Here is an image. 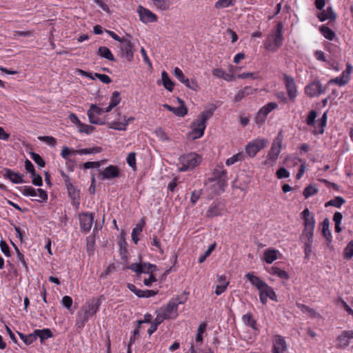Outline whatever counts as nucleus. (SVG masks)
<instances>
[{
    "instance_id": "obj_33",
    "label": "nucleus",
    "mask_w": 353,
    "mask_h": 353,
    "mask_svg": "<svg viewBox=\"0 0 353 353\" xmlns=\"http://www.w3.org/2000/svg\"><path fill=\"white\" fill-rule=\"evenodd\" d=\"M162 83L164 88L170 92H172L174 88V83L170 79L168 73L165 71L161 72Z\"/></svg>"
},
{
    "instance_id": "obj_6",
    "label": "nucleus",
    "mask_w": 353,
    "mask_h": 353,
    "mask_svg": "<svg viewBox=\"0 0 353 353\" xmlns=\"http://www.w3.org/2000/svg\"><path fill=\"white\" fill-rule=\"evenodd\" d=\"M280 135L281 133H279V136L273 141L271 148L268 154L267 159L264 162V164L268 167H272L275 165L281 153L282 139Z\"/></svg>"
},
{
    "instance_id": "obj_19",
    "label": "nucleus",
    "mask_w": 353,
    "mask_h": 353,
    "mask_svg": "<svg viewBox=\"0 0 353 353\" xmlns=\"http://www.w3.org/2000/svg\"><path fill=\"white\" fill-rule=\"evenodd\" d=\"M301 217L303 219L304 228L306 229H314L315 228V219L314 215L310 212L307 208H305L301 212Z\"/></svg>"
},
{
    "instance_id": "obj_11",
    "label": "nucleus",
    "mask_w": 353,
    "mask_h": 353,
    "mask_svg": "<svg viewBox=\"0 0 353 353\" xmlns=\"http://www.w3.org/2000/svg\"><path fill=\"white\" fill-rule=\"evenodd\" d=\"M283 81L289 101L294 102L297 97L298 93L297 87L294 79L291 76L285 74L283 75Z\"/></svg>"
},
{
    "instance_id": "obj_4",
    "label": "nucleus",
    "mask_w": 353,
    "mask_h": 353,
    "mask_svg": "<svg viewBox=\"0 0 353 353\" xmlns=\"http://www.w3.org/2000/svg\"><path fill=\"white\" fill-rule=\"evenodd\" d=\"M212 115L213 112L211 110L203 111L191 123L192 130L188 134L189 137L192 140L202 137L206 128V122Z\"/></svg>"
},
{
    "instance_id": "obj_40",
    "label": "nucleus",
    "mask_w": 353,
    "mask_h": 353,
    "mask_svg": "<svg viewBox=\"0 0 353 353\" xmlns=\"http://www.w3.org/2000/svg\"><path fill=\"white\" fill-rule=\"evenodd\" d=\"M242 320L245 325L251 327L254 330L256 329V321L253 319L252 314L251 313L248 312L244 314L242 316Z\"/></svg>"
},
{
    "instance_id": "obj_39",
    "label": "nucleus",
    "mask_w": 353,
    "mask_h": 353,
    "mask_svg": "<svg viewBox=\"0 0 353 353\" xmlns=\"http://www.w3.org/2000/svg\"><path fill=\"white\" fill-rule=\"evenodd\" d=\"M244 157H245V155H244L243 152H240L233 155L230 158L228 159L225 161V164L228 166H230V165L234 164L235 163L242 161L244 159Z\"/></svg>"
},
{
    "instance_id": "obj_16",
    "label": "nucleus",
    "mask_w": 353,
    "mask_h": 353,
    "mask_svg": "<svg viewBox=\"0 0 353 353\" xmlns=\"http://www.w3.org/2000/svg\"><path fill=\"white\" fill-rule=\"evenodd\" d=\"M137 12L139 13L140 20L145 23H152L157 21V17L156 14L141 6L138 7Z\"/></svg>"
},
{
    "instance_id": "obj_32",
    "label": "nucleus",
    "mask_w": 353,
    "mask_h": 353,
    "mask_svg": "<svg viewBox=\"0 0 353 353\" xmlns=\"http://www.w3.org/2000/svg\"><path fill=\"white\" fill-rule=\"evenodd\" d=\"M102 151L101 147H92L88 148L79 149L74 151V153L80 155L97 154Z\"/></svg>"
},
{
    "instance_id": "obj_64",
    "label": "nucleus",
    "mask_w": 353,
    "mask_h": 353,
    "mask_svg": "<svg viewBox=\"0 0 353 353\" xmlns=\"http://www.w3.org/2000/svg\"><path fill=\"white\" fill-rule=\"evenodd\" d=\"M128 268L130 269L131 270H132L133 272H136L137 274H141L142 271H143L142 270V268H143L142 263H132L128 267Z\"/></svg>"
},
{
    "instance_id": "obj_61",
    "label": "nucleus",
    "mask_w": 353,
    "mask_h": 353,
    "mask_svg": "<svg viewBox=\"0 0 353 353\" xmlns=\"http://www.w3.org/2000/svg\"><path fill=\"white\" fill-rule=\"evenodd\" d=\"M127 163L132 168H136V154L134 152H130L127 157Z\"/></svg>"
},
{
    "instance_id": "obj_12",
    "label": "nucleus",
    "mask_w": 353,
    "mask_h": 353,
    "mask_svg": "<svg viewBox=\"0 0 353 353\" xmlns=\"http://www.w3.org/2000/svg\"><path fill=\"white\" fill-rule=\"evenodd\" d=\"M326 87H323L319 81H314L305 88V93L309 97H316L325 92Z\"/></svg>"
},
{
    "instance_id": "obj_29",
    "label": "nucleus",
    "mask_w": 353,
    "mask_h": 353,
    "mask_svg": "<svg viewBox=\"0 0 353 353\" xmlns=\"http://www.w3.org/2000/svg\"><path fill=\"white\" fill-rule=\"evenodd\" d=\"M97 54L102 58L106 59L110 61H114V57L109 48L105 46H101L98 48Z\"/></svg>"
},
{
    "instance_id": "obj_57",
    "label": "nucleus",
    "mask_w": 353,
    "mask_h": 353,
    "mask_svg": "<svg viewBox=\"0 0 353 353\" xmlns=\"http://www.w3.org/2000/svg\"><path fill=\"white\" fill-rule=\"evenodd\" d=\"M30 157L32 158V159L41 168H43L45 166V162L43 161V159H42V157L35 153V152H31L30 153Z\"/></svg>"
},
{
    "instance_id": "obj_7",
    "label": "nucleus",
    "mask_w": 353,
    "mask_h": 353,
    "mask_svg": "<svg viewBox=\"0 0 353 353\" xmlns=\"http://www.w3.org/2000/svg\"><path fill=\"white\" fill-rule=\"evenodd\" d=\"M201 161V157L195 153L184 154L179 158V163L181 166L179 168L181 172L192 170Z\"/></svg>"
},
{
    "instance_id": "obj_50",
    "label": "nucleus",
    "mask_w": 353,
    "mask_h": 353,
    "mask_svg": "<svg viewBox=\"0 0 353 353\" xmlns=\"http://www.w3.org/2000/svg\"><path fill=\"white\" fill-rule=\"evenodd\" d=\"M277 108L278 104L276 102H270L260 108V110H261V111H263V112L268 116L270 112L276 109Z\"/></svg>"
},
{
    "instance_id": "obj_58",
    "label": "nucleus",
    "mask_w": 353,
    "mask_h": 353,
    "mask_svg": "<svg viewBox=\"0 0 353 353\" xmlns=\"http://www.w3.org/2000/svg\"><path fill=\"white\" fill-rule=\"evenodd\" d=\"M87 114L91 123L98 125L103 123L101 119L97 115L92 113L91 111H88Z\"/></svg>"
},
{
    "instance_id": "obj_63",
    "label": "nucleus",
    "mask_w": 353,
    "mask_h": 353,
    "mask_svg": "<svg viewBox=\"0 0 353 353\" xmlns=\"http://www.w3.org/2000/svg\"><path fill=\"white\" fill-rule=\"evenodd\" d=\"M31 175H32V182L34 185L40 187L43 185L42 177L39 174H36V172H34V174H32Z\"/></svg>"
},
{
    "instance_id": "obj_30",
    "label": "nucleus",
    "mask_w": 353,
    "mask_h": 353,
    "mask_svg": "<svg viewBox=\"0 0 353 353\" xmlns=\"http://www.w3.org/2000/svg\"><path fill=\"white\" fill-rule=\"evenodd\" d=\"M152 2L153 6H154L157 9L165 11L168 10L170 7V0H151Z\"/></svg>"
},
{
    "instance_id": "obj_49",
    "label": "nucleus",
    "mask_w": 353,
    "mask_h": 353,
    "mask_svg": "<svg viewBox=\"0 0 353 353\" xmlns=\"http://www.w3.org/2000/svg\"><path fill=\"white\" fill-rule=\"evenodd\" d=\"M317 114L315 110H311L307 117L306 123L307 125L312 126L313 128H316V118Z\"/></svg>"
},
{
    "instance_id": "obj_15",
    "label": "nucleus",
    "mask_w": 353,
    "mask_h": 353,
    "mask_svg": "<svg viewBox=\"0 0 353 353\" xmlns=\"http://www.w3.org/2000/svg\"><path fill=\"white\" fill-rule=\"evenodd\" d=\"M337 346L345 348L348 345L353 346V330L343 331L337 338Z\"/></svg>"
},
{
    "instance_id": "obj_53",
    "label": "nucleus",
    "mask_w": 353,
    "mask_h": 353,
    "mask_svg": "<svg viewBox=\"0 0 353 353\" xmlns=\"http://www.w3.org/2000/svg\"><path fill=\"white\" fill-rule=\"evenodd\" d=\"M345 259H350L353 256V241H350L343 252Z\"/></svg>"
},
{
    "instance_id": "obj_44",
    "label": "nucleus",
    "mask_w": 353,
    "mask_h": 353,
    "mask_svg": "<svg viewBox=\"0 0 353 353\" xmlns=\"http://www.w3.org/2000/svg\"><path fill=\"white\" fill-rule=\"evenodd\" d=\"M18 334H19V337L21 338V339L26 345H30L34 341H36V338H35V335H34V332H33L32 333H31L30 334H28V335L23 334L21 333V332H18Z\"/></svg>"
},
{
    "instance_id": "obj_42",
    "label": "nucleus",
    "mask_w": 353,
    "mask_h": 353,
    "mask_svg": "<svg viewBox=\"0 0 353 353\" xmlns=\"http://www.w3.org/2000/svg\"><path fill=\"white\" fill-rule=\"evenodd\" d=\"M345 203V200L342 196H339L325 203V206H334L336 208H340Z\"/></svg>"
},
{
    "instance_id": "obj_20",
    "label": "nucleus",
    "mask_w": 353,
    "mask_h": 353,
    "mask_svg": "<svg viewBox=\"0 0 353 353\" xmlns=\"http://www.w3.org/2000/svg\"><path fill=\"white\" fill-rule=\"evenodd\" d=\"M224 210V205L223 203H213L209 208L207 211V216L210 218H212L216 216H220L222 214V212Z\"/></svg>"
},
{
    "instance_id": "obj_35",
    "label": "nucleus",
    "mask_w": 353,
    "mask_h": 353,
    "mask_svg": "<svg viewBox=\"0 0 353 353\" xmlns=\"http://www.w3.org/2000/svg\"><path fill=\"white\" fill-rule=\"evenodd\" d=\"M269 273L272 275H276L280 279H288L289 274L285 270H283L277 267H271L269 270Z\"/></svg>"
},
{
    "instance_id": "obj_1",
    "label": "nucleus",
    "mask_w": 353,
    "mask_h": 353,
    "mask_svg": "<svg viewBox=\"0 0 353 353\" xmlns=\"http://www.w3.org/2000/svg\"><path fill=\"white\" fill-rule=\"evenodd\" d=\"M245 277L259 290V296L260 302L263 305H265L268 302V299L277 302V296L273 288L269 286L265 281L261 280L259 276H255L252 272H248L245 274Z\"/></svg>"
},
{
    "instance_id": "obj_25",
    "label": "nucleus",
    "mask_w": 353,
    "mask_h": 353,
    "mask_svg": "<svg viewBox=\"0 0 353 353\" xmlns=\"http://www.w3.org/2000/svg\"><path fill=\"white\" fill-rule=\"evenodd\" d=\"M317 17L321 21H324L327 19L335 20L336 18V14L333 11L332 8L329 6L326 8V10L320 12Z\"/></svg>"
},
{
    "instance_id": "obj_21",
    "label": "nucleus",
    "mask_w": 353,
    "mask_h": 353,
    "mask_svg": "<svg viewBox=\"0 0 353 353\" xmlns=\"http://www.w3.org/2000/svg\"><path fill=\"white\" fill-rule=\"evenodd\" d=\"M273 351L274 353H283L286 350L285 339L281 336H275L274 338Z\"/></svg>"
},
{
    "instance_id": "obj_24",
    "label": "nucleus",
    "mask_w": 353,
    "mask_h": 353,
    "mask_svg": "<svg viewBox=\"0 0 353 353\" xmlns=\"http://www.w3.org/2000/svg\"><path fill=\"white\" fill-rule=\"evenodd\" d=\"M212 190L214 194H219L224 191V188L227 185V180L225 179L219 178L213 180Z\"/></svg>"
},
{
    "instance_id": "obj_31",
    "label": "nucleus",
    "mask_w": 353,
    "mask_h": 353,
    "mask_svg": "<svg viewBox=\"0 0 353 353\" xmlns=\"http://www.w3.org/2000/svg\"><path fill=\"white\" fill-rule=\"evenodd\" d=\"M296 306L301 312L307 314L309 316L312 318H318L320 316L319 314H318L315 310L304 304L296 303Z\"/></svg>"
},
{
    "instance_id": "obj_52",
    "label": "nucleus",
    "mask_w": 353,
    "mask_h": 353,
    "mask_svg": "<svg viewBox=\"0 0 353 353\" xmlns=\"http://www.w3.org/2000/svg\"><path fill=\"white\" fill-rule=\"evenodd\" d=\"M206 329V324L201 323L196 331V341L201 343L203 341V334Z\"/></svg>"
},
{
    "instance_id": "obj_48",
    "label": "nucleus",
    "mask_w": 353,
    "mask_h": 353,
    "mask_svg": "<svg viewBox=\"0 0 353 353\" xmlns=\"http://www.w3.org/2000/svg\"><path fill=\"white\" fill-rule=\"evenodd\" d=\"M318 192V189L313 185H310L307 186L303 190V196L305 199L309 198L316 194Z\"/></svg>"
},
{
    "instance_id": "obj_56",
    "label": "nucleus",
    "mask_w": 353,
    "mask_h": 353,
    "mask_svg": "<svg viewBox=\"0 0 353 353\" xmlns=\"http://www.w3.org/2000/svg\"><path fill=\"white\" fill-rule=\"evenodd\" d=\"M143 268L142 273H148L152 274L153 272L157 270V266L155 265L148 263H142Z\"/></svg>"
},
{
    "instance_id": "obj_46",
    "label": "nucleus",
    "mask_w": 353,
    "mask_h": 353,
    "mask_svg": "<svg viewBox=\"0 0 353 353\" xmlns=\"http://www.w3.org/2000/svg\"><path fill=\"white\" fill-rule=\"evenodd\" d=\"M143 226L141 224H137L136 227L132 230V239L135 244H137L139 239L138 236L141 233L143 230Z\"/></svg>"
},
{
    "instance_id": "obj_9",
    "label": "nucleus",
    "mask_w": 353,
    "mask_h": 353,
    "mask_svg": "<svg viewBox=\"0 0 353 353\" xmlns=\"http://www.w3.org/2000/svg\"><path fill=\"white\" fill-rule=\"evenodd\" d=\"M119 48L121 57L128 61H132L134 58V45L130 35L128 34L125 37H122Z\"/></svg>"
},
{
    "instance_id": "obj_23",
    "label": "nucleus",
    "mask_w": 353,
    "mask_h": 353,
    "mask_svg": "<svg viewBox=\"0 0 353 353\" xmlns=\"http://www.w3.org/2000/svg\"><path fill=\"white\" fill-rule=\"evenodd\" d=\"M256 92V89L253 88L250 86H245L243 89L238 91L235 96H234V100L236 101H240L242 100L245 97L254 94Z\"/></svg>"
},
{
    "instance_id": "obj_10",
    "label": "nucleus",
    "mask_w": 353,
    "mask_h": 353,
    "mask_svg": "<svg viewBox=\"0 0 353 353\" xmlns=\"http://www.w3.org/2000/svg\"><path fill=\"white\" fill-rule=\"evenodd\" d=\"M268 140L263 138H258L249 142L245 147V152L250 157H254L261 150L268 145Z\"/></svg>"
},
{
    "instance_id": "obj_8",
    "label": "nucleus",
    "mask_w": 353,
    "mask_h": 353,
    "mask_svg": "<svg viewBox=\"0 0 353 353\" xmlns=\"http://www.w3.org/2000/svg\"><path fill=\"white\" fill-rule=\"evenodd\" d=\"M21 194L25 196L37 197L34 201L39 203H46L48 201L47 192L43 189H35L30 185H25L19 188Z\"/></svg>"
},
{
    "instance_id": "obj_38",
    "label": "nucleus",
    "mask_w": 353,
    "mask_h": 353,
    "mask_svg": "<svg viewBox=\"0 0 353 353\" xmlns=\"http://www.w3.org/2000/svg\"><path fill=\"white\" fill-rule=\"evenodd\" d=\"M348 81L349 78L347 77H345V72H343L341 75H340L339 77L330 79L327 85L334 83L340 86H342L345 85L348 82Z\"/></svg>"
},
{
    "instance_id": "obj_5",
    "label": "nucleus",
    "mask_w": 353,
    "mask_h": 353,
    "mask_svg": "<svg viewBox=\"0 0 353 353\" xmlns=\"http://www.w3.org/2000/svg\"><path fill=\"white\" fill-rule=\"evenodd\" d=\"M185 301V299L181 301L179 297L172 298L165 307H161L158 311L166 319H175L178 316V305L183 303Z\"/></svg>"
},
{
    "instance_id": "obj_26",
    "label": "nucleus",
    "mask_w": 353,
    "mask_h": 353,
    "mask_svg": "<svg viewBox=\"0 0 353 353\" xmlns=\"http://www.w3.org/2000/svg\"><path fill=\"white\" fill-rule=\"evenodd\" d=\"M314 230V229L304 228L301 235L300 236L301 241L303 243H312Z\"/></svg>"
},
{
    "instance_id": "obj_47",
    "label": "nucleus",
    "mask_w": 353,
    "mask_h": 353,
    "mask_svg": "<svg viewBox=\"0 0 353 353\" xmlns=\"http://www.w3.org/2000/svg\"><path fill=\"white\" fill-rule=\"evenodd\" d=\"M215 247H216L215 243L211 244L208 247L207 250L203 254L200 255V256L198 259V262L199 263H202L203 262H204L205 260L206 259V258L208 257L211 254L212 252L214 250Z\"/></svg>"
},
{
    "instance_id": "obj_45",
    "label": "nucleus",
    "mask_w": 353,
    "mask_h": 353,
    "mask_svg": "<svg viewBox=\"0 0 353 353\" xmlns=\"http://www.w3.org/2000/svg\"><path fill=\"white\" fill-rule=\"evenodd\" d=\"M236 0H219L215 3V8L217 9L225 8L234 6Z\"/></svg>"
},
{
    "instance_id": "obj_43",
    "label": "nucleus",
    "mask_w": 353,
    "mask_h": 353,
    "mask_svg": "<svg viewBox=\"0 0 353 353\" xmlns=\"http://www.w3.org/2000/svg\"><path fill=\"white\" fill-rule=\"evenodd\" d=\"M134 118H129L125 122H112L110 124V128L117 130H125L127 125L130 121H133Z\"/></svg>"
},
{
    "instance_id": "obj_27",
    "label": "nucleus",
    "mask_w": 353,
    "mask_h": 353,
    "mask_svg": "<svg viewBox=\"0 0 353 353\" xmlns=\"http://www.w3.org/2000/svg\"><path fill=\"white\" fill-rule=\"evenodd\" d=\"M278 251L274 249H267L263 253V260L268 264H271L277 259Z\"/></svg>"
},
{
    "instance_id": "obj_2",
    "label": "nucleus",
    "mask_w": 353,
    "mask_h": 353,
    "mask_svg": "<svg viewBox=\"0 0 353 353\" xmlns=\"http://www.w3.org/2000/svg\"><path fill=\"white\" fill-rule=\"evenodd\" d=\"M101 303L99 299H92L88 301L77 312L76 325L79 328H83L89 319L99 311Z\"/></svg>"
},
{
    "instance_id": "obj_3",
    "label": "nucleus",
    "mask_w": 353,
    "mask_h": 353,
    "mask_svg": "<svg viewBox=\"0 0 353 353\" xmlns=\"http://www.w3.org/2000/svg\"><path fill=\"white\" fill-rule=\"evenodd\" d=\"M283 23L279 22L275 28L268 34L264 43L266 50L274 52L282 46L283 43Z\"/></svg>"
},
{
    "instance_id": "obj_22",
    "label": "nucleus",
    "mask_w": 353,
    "mask_h": 353,
    "mask_svg": "<svg viewBox=\"0 0 353 353\" xmlns=\"http://www.w3.org/2000/svg\"><path fill=\"white\" fill-rule=\"evenodd\" d=\"M179 103L181 104L180 107L174 108L168 104H164L163 107L169 111L173 112L176 116L183 117L188 113V110L183 104V101L179 99Z\"/></svg>"
},
{
    "instance_id": "obj_55",
    "label": "nucleus",
    "mask_w": 353,
    "mask_h": 353,
    "mask_svg": "<svg viewBox=\"0 0 353 353\" xmlns=\"http://www.w3.org/2000/svg\"><path fill=\"white\" fill-rule=\"evenodd\" d=\"M154 133L156 136L162 141H169L170 138L167 135V134L165 132V131L159 128L155 130Z\"/></svg>"
},
{
    "instance_id": "obj_37",
    "label": "nucleus",
    "mask_w": 353,
    "mask_h": 353,
    "mask_svg": "<svg viewBox=\"0 0 353 353\" xmlns=\"http://www.w3.org/2000/svg\"><path fill=\"white\" fill-rule=\"evenodd\" d=\"M330 221L327 218L325 219L322 223V234L329 241H331L332 235L329 229Z\"/></svg>"
},
{
    "instance_id": "obj_62",
    "label": "nucleus",
    "mask_w": 353,
    "mask_h": 353,
    "mask_svg": "<svg viewBox=\"0 0 353 353\" xmlns=\"http://www.w3.org/2000/svg\"><path fill=\"white\" fill-rule=\"evenodd\" d=\"M326 124H323L319 119L316 121V128H314V134H323L324 132V128Z\"/></svg>"
},
{
    "instance_id": "obj_41",
    "label": "nucleus",
    "mask_w": 353,
    "mask_h": 353,
    "mask_svg": "<svg viewBox=\"0 0 353 353\" xmlns=\"http://www.w3.org/2000/svg\"><path fill=\"white\" fill-rule=\"evenodd\" d=\"M320 32L325 38L330 41H332L335 37V33L329 27L326 26H322L320 28Z\"/></svg>"
},
{
    "instance_id": "obj_13",
    "label": "nucleus",
    "mask_w": 353,
    "mask_h": 353,
    "mask_svg": "<svg viewBox=\"0 0 353 353\" xmlns=\"http://www.w3.org/2000/svg\"><path fill=\"white\" fill-rule=\"evenodd\" d=\"M99 171V177L102 180H110L119 176V169L116 165H111Z\"/></svg>"
},
{
    "instance_id": "obj_54",
    "label": "nucleus",
    "mask_w": 353,
    "mask_h": 353,
    "mask_svg": "<svg viewBox=\"0 0 353 353\" xmlns=\"http://www.w3.org/2000/svg\"><path fill=\"white\" fill-rule=\"evenodd\" d=\"M266 118L267 115H265V113L259 109L254 118L255 123L259 125H262L265 122Z\"/></svg>"
},
{
    "instance_id": "obj_51",
    "label": "nucleus",
    "mask_w": 353,
    "mask_h": 353,
    "mask_svg": "<svg viewBox=\"0 0 353 353\" xmlns=\"http://www.w3.org/2000/svg\"><path fill=\"white\" fill-rule=\"evenodd\" d=\"M120 93L117 91H114L110 98V108H114L121 102Z\"/></svg>"
},
{
    "instance_id": "obj_34",
    "label": "nucleus",
    "mask_w": 353,
    "mask_h": 353,
    "mask_svg": "<svg viewBox=\"0 0 353 353\" xmlns=\"http://www.w3.org/2000/svg\"><path fill=\"white\" fill-rule=\"evenodd\" d=\"M69 196L72 199L74 203L79 204V194L73 184H69L66 186Z\"/></svg>"
},
{
    "instance_id": "obj_59",
    "label": "nucleus",
    "mask_w": 353,
    "mask_h": 353,
    "mask_svg": "<svg viewBox=\"0 0 353 353\" xmlns=\"http://www.w3.org/2000/svg\"><path fill=\"white\" fill-rule=\"evenodd\" d=\"M74 151L75 150H71L69 148H68L67 146H63L62 148L61 152V156L64 159L68 160L70 155L77 154V153H74Z\"/></svg>"
},
{
    "instance_id": "obj_36",
    "label": "nucleus",
    "mask_w": 353,
    "mask_h": 353,
    "mask_svg": "<svg viewBox=\"0 0 353 353\" xmlns=\"http://www.w3.org/2000/svg\"><path fill=\"white\" fill-rule=\"evenodd\" d=\"M219 284L216 286L215 293L216 295L221 294L227 288L229 282L225 280V277L221 276L218 279Z\"/></svg>"
},
{
    "instance_id": "obj_60",
    "label": "nucleus",
    "mask_w": 353,
    "mask_h": 353,
    "mask_svg": "<svg viewBox=\"0 0 353 353\" xmlns=\"http://www.w3.org/2000/svg\"><path fill=\"white\" fill-rule=\"evenodd\" d=\"M276 176L279 179L288 178L290 172L283 167L280 168L276 172Z\"/></svg>"
},
{
    "instance_id": "obj_28",
    "label": "nucleus",
    "mask_w": 353,
    "mask_h": 353,
    "mask_svg": "<svg viewBox=\"0 0 353 353\" xmlns=\"http://www.w3.org/2000/svg\"><path fill=\"white\" fill-rule=\"evenodd\" d=\"M34 332L36 339L39 338L41 343L43 342L46 339L52 336V332L48 328L35 330Z\"/></svg>"
},
{
    "instance_id": "obj_18",
    "label": "nucleus",
    "mask_w": 353,
    "mask_h": 353,
    "mask_svg": "<svg viewBox=\"0 0 353 353\" xmlns=\"http://www.w3.org/2000/svg\"><path fill=\"white\" fill-rule=\"evenodd\" d=\"M4 178L10 179L13 183L19 184L23 182V175L8 168H4L1 172Z\"/></svg>"
},
{
    "instance_id": "obj_14",
    "label": "nucleus",
    "mask_w": 353,
    "mask_h": 353,
    "mask_svg": "<svg viewBox=\"0 0 353 353\" xmlns=\"http://www.w3.org/2000/svg\"><path fill=\"white\" fill-rule=\"evenodd\" d=\"M174 74L176 78H177L178 80L187 88L194 91L197 90L199 88L197 83L194 81H190L187 77H185L183 71L180 68L176 67L174 70Z\"/></svg>"
},
{
    "instance_id": "obj_17",
    "label": "nucleus",
    "mask_w": 353,
    "mask_h": 353,
    "mask_svg": "<svg viewBox=\"0 0 353 353\" xmlns=\"http://www.w3.org/2000/svg\"><path fill=\"white\" fill-rule=\"evenodd\" d=\"M94 218V213H82L79 214V221L81 230L88 232L90 230Z\"/></svg>"
}]
</instances>
